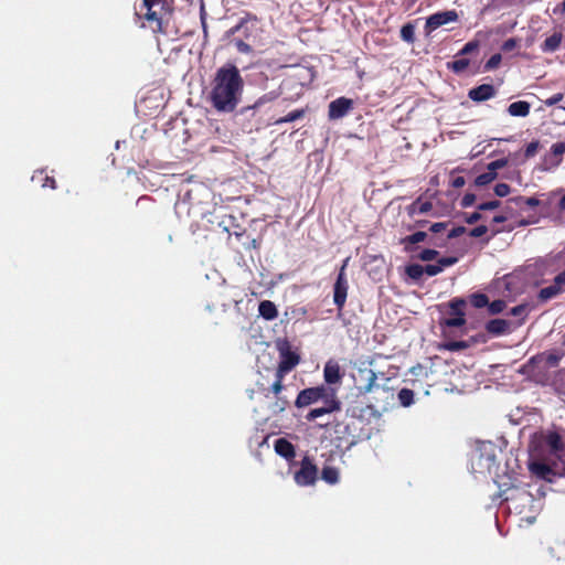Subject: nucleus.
Masks as SVG:
<instances>
[{"label":"nucleus","instance_id":"nucleus-1","mask_svg":"<svg viewBox=\"0 0 565 565\" xmlns=\"http://www.w3.org/2000/svg\"><path fill=\"white\" fill-rule=\"evenodd\" d=\"M244 86L238 67L233 63H225L216 70L211 81L209 102L218 113H233L242 100Z\"/></svg>","mask_w":565,"mask_h":565},{"label":"nucleus","instance_id":"nucleus-2","mask_svg":"<svg viewBox=\"0 0 565 565\" xmlns=\"http://www.w3.org/2000/svg\"><path fill=\"white\" fill-rule=\"evenodd\" d=\"M140 9L145 13L136 12V15L143 19L154 34H168L166 15L171 13V9L167 0H142Z\"/></svg>","mask_w":565,"mask_h":565},{"label":"nucleus","instance_id":"nucleus-3","mask_svg":"<svg viewBox=\"0 0 565 565\" xmlns=\"http://www.w3.org/2000/svg\"><path fill=\"white\" fill-rule=\"evenodd\" d=\"M257 387L265 398H271L267 406L270 415L277 416L289 407V399L282 395L285 388L284 381L279 382V388H275V381L269 387H265L264 384L259 383Z\"/></svg>","mask_w":565,"mask_h":565},{"label":"nucleus","instance_id":"nucleus-4","mask_svg":"<svg viewBox=\"0 0 565 565\" xmlns=\"http://www.w3.org/2000/svg\"><path fill=\"white\" fill-rule=\"evenodd\" d=\"M280 361L275 371V388H279V382L284 381L286 374L295 369L299 362L300 356L291 351L288 345L279 349Z\"/></svg>","mask_w":565,"mask_h":565},{"label":"nucleus","instance_id":"nucleus-5","mask_svg":"<svg viewBox=\"0 0 565 565\" xmlns=\"http://www.w3.org/2000/svg\"><path fill=\"white\" fill-rule=\"evenodd\" d=\"M332 390L326 387L324 385L308 387L299 392L295 406L297 408H303L311 404L317 403L318 401H323L329 396Z\"/></svg>","mask_w":565,"mask_h":565},{"label":"nucleus","instance_id":"nucleus-6","mask_svg":"<svg viewBox=\"0 0 565 565\" xmlns=\"http://www.w3.org/2000/svg\"><path fill=\"white\" fill-rule=\"evenodd\" d=\"M348 262H349V258H347L343 262V265L341 266V268L339 270L338 277H337L334 286H333V302L337 306L339 316L341 315V312L344 308L347 297H348L349 285H348V280H347V276H345V268H347Z\"/></svg>","mask_w":565,"mask_h":565},{"label":"nucleus","instance_id":"nucleus-7","mask_svg":"<svg viewBox=\"0 0 565 565\" xmlns=\"http://www.w3.org/2000/svg\"><path fill=\"white\" fill-rule=\"evenodd\" d=\"M318 468L309 457H303L300 469L295 472V481L297 484L306 487L312 486L317 481Z\"/></svg>","mask_w":565,"mask_h":565},{"label":"nucleus","instance_id":"nucleus-8","mask_svg":"<svg viewBox=\"0 0 565 565\" xmlns=\"http://www.w3.org/2000/svg\"><path fill=\"white\" fill-rule=\"evenodd\" d=\"M465 308H466L465 299L454 298L452 300H450L449 301L450 315H452L455 317L445 319L443 324H445L446 327H451V328L462 327L466 323Z\"/></svg>","mask_w":565,"mask_h":565},{"label":"nucleus","instance_id":"nucleus-9","mask_svg":"<svg viewBox=\"0 0 565 565\" xmlns=\"http://www.w3.org/2000/svg\"><path fill=\"white\" fill-rule=\"evenodd\" d=\"M458 20V13L456 10H448V11H441L434 13L429 15L426 20L425 24V31L427 34L431 33L433 31L437 30L438 28L450 23L456 22Z\"/></svg>","mask_w":565,"mask_h":565},{"label":"nucleus","instance_id":"nucleus-10","mask_svg":"<svg viewBox=\"0 0 565 565\" xmlns=\"http://www.w3.org/2000/svg\"><path fill=\"white\" fill-rule=\"evenodd\" d=\"M323 404L324 405L322 407H317V408L311 409L306 415V419L308 422H312L320 416H323L326 414H330L333 412H338L341 409V402L338 399L334 391H331L329 396L323 399Z\"/></svg>","mask_w":565,"mask_h":565},{"label":"nucleus","instance_id":"nucleus-11","mask_svg":"<svg viewBox=\"0 0 565 565\" xmlns=\"http://www.w3.org/2000/svg\"><path fill=\"white\" fill-rule=\"evenodd\" d=\"M353 100L347 97H339L329 104L328 116L331 120L344 117L353 109Z\"/></svg>","mask_w":565,"mask_h":565},{"label":"nucleus","instance_id":"nucleus-12","mask_svg":"<svg viewBox=\"0 0 565 565\" xmlns=\"http://www.w3.org/2000/svg\"><path fill=\"white\" fill-rule=\"evenodd\" d=\"M564 353L557 351H547L531 358L530 363L545 369L558 366Z\"/></svg>","mask_w":565,"mask_h":565},{"label":"nucleus","instance_id":"nucleus-13","mask_svg":"<svg viewBox=\"0 0 565 565\" xmlns=\"http://www.w3.org/2000/svg\"><path fill=\"white\" fill-rule=\"evenodd\" d=\"M497 94V89L491 84H481L477 87L471 88L468 92V97L476 102L481 103L493 98Z\"/></svg>","mask_w":565,"mask_h":565},{"label":"nucleus","instance_id":"nucleus-14","mask_svg":"<svg viewBox=\"0 0 565 565\" xmlns=\"http://www.w3.org/2000/svg\"><path fill=\"white\" fill-rule=\"evenodd\" d=\"M323 376L327 384L339 383L342 379L339 363L334 360H329L324 365Z\"/></svg>","mask_w":565,"mask_h":565},{"label":"nucleus","instance_id":"nucleus-15","mask_svg":"<svg viewBox=\"0 0 565 565\" xmlns=\"http://www.w3.org/2000/svg\"><path fill=\"white\" fill-rule=\"evenodd\" d=\"M360 375L363 377L365 383L358 386L359 393L362 395L371 393L376 384L377 375L373 370H361Z\"/></svg>","mask_w":565,"mask_h":565},{"label":"nucleus","instance_id":"nucleus-16","mask_svg":"<svg viewBox=\"0 0 565 565\" xmlns=\"http://www.w3.org/2000/svg\"><path fill=\"white\" fill-rule=\"evenodd\" d=\"M275 451L282 458L290 460L296 456L295 446L286 438H278L274 444Z\"/></svg>","mask_w":565,"mask_h":565},{"label":"nucleus","instance_id":"nucleus-17","mask_svg":"<svg viewBox=\"0 0 565 565\" xmlns=\"http://www.w3.org/2000/svg\"><path fill=\"white\" fill-rule=\"evenodd\" d=\"M258 313L265 320L271 321L278 317L276 305L270 300H263L258 305Z\"/></svg>","mask_w":565,"mask_h":565},{"label":"nucleus","instance_id":"nucleus-18","mask_svg":"<svg viewBox=\"0 0 565 565\" xmlns=\"http://www.w3.org/2000/svg\"><path fill=\"white\" fill-rule=\"evenodd\" d=\"M531 111V104L525 100L514 102L509 105L508 113L512 117H526Z\"/></svg>","mask_w":565,"mask_h":565},{"label":"nucleus","instance_id":"nucleus-19","mask_svg":"<svg viewBox=\"0 0 565 565\" xmlns=\"http://www.w3.org/2000/svg\"><path fill=\"white\" fill-rule=\"evenodd\" d=\"M563 39V34L561 32H555L551 36L546 38L544 42L541 44V50L544 53H552L558 50L561 46Z\"/></svg>","mask_w":565,"mask_h":565},{"label":"nucleus","instance_id":"nucleus-20","mask_svg":"<svg viewBox=\"0 0 565 565\" xmlns=\"http://www.w3.org/2000/svg\"><path fill=\"white\" fill-rule=\"evenodd\" d=\"M529 469L534 476L544 480H550V476L553 473L552 468L548 465L541 461L531 462L529 465Z\"/></svg>","mask_w":565,"mask_h":565},{"label":"nucleus","instance_id":"nucleus-21","mask_svg":"<svg viewBox=\"0 0 565 565\" xmlns=\"http://www.w3.org/2000/svg\"><path fill=\"white\" fill-rule=\"evenodd\" d=\"M509 329V322L504 319H492L489 320L486 324V330L490 334L501 335L505 333Z\"/></svg>","mask_w":565,"mask_h":565},{"label":"nucleus","instance_id":"nucleus-22","mask_svg":"<svg viewBox=\"0 0 565 565\" xmlns=\"http://www.w3.org/2000/svg\"><path fill=\"white\" fill-rule=\"evenodd\" d=\"M427 237V233L423 231L415 232L401 239V244L404 245L406 252H413L412 245L424 242Z\"/></svg>","mask_w":565,"mask_h":565},{"label":"nucleus","instance_id":"nucleus-23","mask_svg":"<svg viewBox=\"0 0 565 565\" xmlns=\"http://www.w3.org/2000/svg\"><path fill=\"white\" fill-rule=\"evenodd\" d=\"M32 181H36L41 184L42 188H50L52 190L56 189V180L53 177H50L45 173L44 170H38L32 175Z\"/></svg>","mask_w":565,"mask_h":565},{"label":"nucleus","instance_id":"nucleus-24","mask_svg":"<svg viewBox=\"0 0 565 565\" xmlns=\"http://www.w3.org/2000/svg\"><path fill=\"white\" fill-rule=\"evenodd\" d=\"M431 209L433 204L429 201L422 202L420 199H417L407 206V213L408 215L413 216L415 214L428 213Z\"/></svg>","mask_w":565,"mask_h":565},{"label":"nucleus","instance_id":"nucleus-25","mask_svg":"<svg viewBox=\"0 0 565 565\" xmlns=\"http://www.w3.org/2000/svg\"><path fill=\"white\" fill-rule=\"evenodd\" d=\"M546 444L553 454L559 452L564 449L562 436L556 431H551L547 434Z\"/></svg>","mask_w":565,"mask_h":565},{"label":"nucleus","instance_id":"nucleus-26","mask_svg":"<svg viewBox=\"0 0 565 565\" xmlns=\"http://www.w3.org/2000/svg\"><path fill=\"white\" fill-rule=\"evenodd\" d=\"M257 22H258V18L255 14H253L250 12H246L245 15L243 18H241L239 22L227 31V34L234 35L242 29H247L248 23H257Z\"/></svg>","mask_w":565,"mask_h":565},{"label":"nucleus","instance_id":"nucleus-27","mask_svg":"<svg viewBox=\"0 0 565 565\" xmlns=\"http://www.w3.org/2000/svg\"><path fill=\"white\" fill-rule=\"evenodd\" d=\"M321 479L329 484L339 482V470L332 466H324L321 471Z\"/></svg>","mask_w":565,"mask_h":565},{"label":"nucleus","instance_id":"nucleus-28","mask_svg":"<svg viewBox=\"0 0 565 565\" xmlns=\"http://www.w3.org/2000/svg\"><path fill=\"white\" fill-rule=\"evenodd\" d=\"M558 295H561L559 288H556V286H554L552 284L547 287L542 288L539 291L537 298L540 301L545 302L547 300H551V299L557 297Z\"/></svg>","mask_w":565,"mask_h":565},{"label":"nucleus","instance_id":"nucleus-29","mask_svg":"<svg viewBox=\"0 0 565 565\" xmlns=\"http://www.w3.org/2000/svg\"><path fill=\"white\" fill-rule=\"evenodd\" d=\"M406 275L415 281H418L424 276V266L419 264H409L405 267Z\"/></svg>","mask_w":565,"mask_h":565},{"label":"nucleus","instance_id":"nucleus-30","mask_svg":"<svg viewBox=\"0 0 565 565\" xmlns=\"http://www.w3.org/2000/svg\"><path fill=\"white\" fill-rule=\"evenodd\" d=\"M305 114H306L305 109H295V110L288 113L286 116L275 120V124L281 125V124H286V122H292L298 119H301L305 116Z\"/></svg>","mask_w":565,"mask_h":565},{"label":"nucleus","instance_id":"nucleus-31","mask_svg":"<svg viewBox=\"0 0 565 565\" xmlns=\"http://www.w3.org/2000/svg\"><path fill=\"white\" fill-rule=\"evenodd\" d=\"M470 61L468 58H458L447 64L448 70L452 71L456 74H460L467 70Z\"/></svg>","mask_w":565,"mask_h":565},{"label":"nucleus","instance_id":"nucleus-32","mask_svg":"<svg viewBox=\"0 0 565 565\" xmlns=\"http://www.w3.org/2000/svg\"><path fill=\"white\" fill-rule=\"evenodd\" d=\"M401 38L407 43L415 42V25L413 23H406L401 29Z\"/></svg>","mask_w":565,"mask_h":565},{"label":"nucleus","instance_id":"nucleus-33","mask_svg":"<svg viewBox=\"0 0 565 565\" xmlns=\"http://www.w3.org/2000/svg\"><path fill=\"white\" fill-rule=\"evenodd\" d=\"M278 97V93L276 92H269L267 94H264L263 96H260L255 103L254 105L249 106L248 109H256V108H259L262 107L263 105L267 104V103H271L274 102L276 98Z\"/></svg>","mask_w":565,"mask_h":565},{"label":"nucleus","instance_id":"nucleus-34","mask_svg":"<svg viewBox=\"0 0 565 565\" xmlns=\"http://www.w3.org/2000/svg\"><path fill=\"white\" fill-rule=\"evenodd\" d=\"M497 172H484V173H481L479 174L476 179H475V184L477 186H484L489 183H491L493 180H495L497 178Z\"/></svg>","mask_w":565,"mask_h":565},{"label":"nucleus","instance_id":"nucleus-35","mask_svg":"<svg viewBox=\"0 0 565 565\" xmlns=\"http://www.w3.org/2000/svg\"><path fill=\"white\" fill-rule=\"evenodd\" d=\"M398 401L403 406H409L414 402V392L409 388H402L398 392Z\"/></svg>","mask_w":565,"mask_h":565},{"label":"nucleus","instance_id":"nucleus-36","mask_svg":"<svg viewBox=\"0 0 565 565\" xmlns=\"http://www.w3.org/2000/svg\"><path fill=\"white\" fill-rule=\"evenodd\" d=\"M470 301L475 308H483L488 306L489 298L486 294H473Z\"/></svg>","mask_w":565,"mask_h":565},{"label":"nucleus","instance_id":"nucleus-37","mask_svg":"<svg viewBox=\"0 0 565 565\" xmlns=\"http://www.w3.org/2000/svg\"><path fill=\"white\" fill-rule=\"evenodd\" d=\"M507 307V303L502 299L493 300L492 302H488V310L491 315L501 313Z\"/></svg>","mask_w":565,"mask_h":565},{"label":"nucleus","instance_id":"nucleus-38","mask_svg":"<svg viewBox=\"0 0 565 565\" xmlns=\"http://www.w3.org/2000/svg\"><path fill=\"white\" fill-rule=\"evenodd\" d=\"M509 315L513 316V317H520L521 318V322H523L525 320L526 315H527V305L521 303V305H518V306L513 307L510 310Z\"/></svg>","mask_w":565,"mask_h":565},{"label":"nucleus","instance_id":"nucleus-39","mask_svg":"<svg viewBox=\"0 0 565 565\" xmlns=\"http://www.w3.org/2000/svg\"><path fill=\"white\" fill-rule=\"evenodd\" d=\"M439 253L436 249L425 248L418 255L417 258L423 262H430L438 257Z\"/></svg>","mask_w":565,"mask_h":565},{"label":"nucleus","instance_id":"nucleus-40","mask_svg":"<svg viewBox=\"0 0 565 565\" xmlns=\"http://www.w3.org/2000/svg\"><path fill=\"white\" fill-rule=\"evenodd\" d=\"M502 61V56L499 53L493 54L484 64V71L489 72L495 70Z\"/></svg>","mask_w":565,"mask_h":565},{"label":"nucleus","instance_id":"nucleus-41","mask_svg":"<svg viewBox=\"0 0 565 565\" xmlns=\"http://www.w3.org/2000/svg\"><path fill=\"white\" fill-rule=\"evenodd\" d=\"M540 148H541L540 141H537V140L531 141L530 143H527V146L525 148L524 157L526 159L534 157Z\"/></svg>","mask_w":565,"mask_h":565},{"label":"nucleus","instance_id":"nucleus-42","mask_svg":"<svg viewBox=\"0 0 565 565\" xmlns=\"http://www.w3.org/2000/svg\"><path fill=\"white\" fill-rule=\"evenodd\" d=\"M444 347L445 349L454 352L467 349L468 343L466 341H451L447 342Z\"/></svg>","mask_w":565,"mask_h":565},{"label":"nucleus","instance_id":"nucleus-43","mask_svg":"<svg viewBox=\"0 0 565 565\" xmlns=\"http://www.w3.org/2000/svg\"><path fill=\"white\" fill-rule=\"evenodd\" d=\"M507 164L508 160L502 158L491 161L487 168L489 172H497V170L504 168Z\"/></svg>","mask_w":565,"mask_h":565},{"label":"nucleus","instance_id":"nucleus-44","mask_svg":"<svg viewBox=\"0 0 565 565\" xmlns=\"http://www.w3.org/2000/svg\"><path fill=\"white\" fill-rule=\"evenodd\" d=\"M511 191V188L508 183H498L494 186V193L504 198L507 196Z\"/></svg>","mask_w":565,"mask_h":565},{"label":"nucleus","instance_id":"nucleus-45","mask_svg":"<svg viewBox=\"0 0 565 565\" xmlns=\"http://www.w3.org/2000/svg\"><path fill=\"white\" fill-rule=\"evenodd\" d=\"M479 47V43L477 41H470L463 45V47L459 51L458 55H467L475 52Z\"/></svg>","mask_w":565,"mask_h":565},{"label":"nucleus","instance_id":"nucleus-46","mask_svg":"<svg viewBox=\"0 0 565 565\" xmlns=\"http://www.w3.org/2000/svg\"><path fill=\"white\" fill-rule=\"evenodd\" d=\"M553 285L559 288L561 294L565 292V269L555 276Z\"/></svg>","mask_w":565,"mask_h":565},{"label":"nucleus","instance_id":"nucleus-47","mask_svg":"<svg viewBox=\"0 0 565 565\" xmlns=\"http://www.w3.org/2000/svg\"><path fill=\"white\" fill-rule=\"evenodd\" d=\"M500 205H501L500 201L493 200V201H488V202L480 203L478 205V210L479 211H490V210L498 209Z\"/></svg>","mask_w":565,"mask_h":565},{"label":"nucleus","instance_id":"nucleus-48","mask_svg":"<svg viewBox=\"0 0 565 565\" xmlns=\"http://www.w3.org/2000/svg\"><path fill=\"white\" fill-rule=\"evenodd\" d=\"M424 271L428 276H436V275L440 274L443 270H441V267L437 263V264H428V265L424 266Z\"/></svg>","mask_w":565,"mask_h":565},{"label":"nucleus","instance_id":"nucleus-49","mask_svg":"<svg viewBox=\"0 0 565 565\" xmlns=\"http://www.w3.org/2000/svg\"><path fill=\"white\" fill-rule=\"evenodd\" d=\"M457 260H458L457 257L449 256V257H440L437 260V263L441 267V270H444V268L455 265L457 263Z\"/></svg>","mask_w":565,"mask_h":565},{"label":"nucleus","instance_id":"nucleus-50","mask_svg":"<svg viewBox=\"0 0 565 565\" xmlns=\"http://www.w3.org/2000/svg\"><path fill=\"white\" fill-rule=\"evenodd\" d=\"M551 152L555 157H562L565 153V142H556L551 147Z\"/></svg>","mask_w":565,"mask_h":565},{"label":"nucleus","instance_id":"nucleus-51","mask_svg":"<svg viewBox=\"0 0 565 565\" xmlns=\"http://www.w3.org/2000/svg\"><path fill=\"white\" fill-rule=\"evenodd\" d=\"M476 194L473 193H466L461 200V206L462 207H469L475 204L476 202Z\"/></svg>","mask_w":565,"mask_h":565},{"label":"nucleus","instance_id":"nucleus-52","mask_svg":"<svg viewBox=\"0 0 565 565\" xmlns=\"http://www.w3.org/2000/svg\"><path fill=\"white\" fill-rule=\"evenodd\" d=\"M488 227L486 225H478L469 232L471 237H481L487 234Z\"/></svg>","mask_w":565,"mask_h":565},{"label":"nucleus","instance_id":"nucleus-53","mask_svg":"<svg viewBox=\"0 0 565 565\" xmlns=\"http://www.w3.org/2000/svg\"><path fill=\"white\" fill-rule=\"evenodd\" d=\"M466 231L467 230L465 226H456L448 232L447 238L451 239V238L459 237V236L463 235L466 233Z\"/></svg>","mask_w":565,"mask_h":565},{"label":"nucleus","instance_id":"nucleus-54","mask_svg":"<svg viewBox=\"0 0 565 565\" xmlns=\"http://www.w3.org/2000/svg\"><path fill=\"white\" fill-rule=\"evenodd\" d=\"M235 46H236L237 51L241 53L248 54L252 52V46L249 44H247L246 42H244L243 40H237L235 42Z\"/></svg>","mask_w":565,"mask_h":565},{"label":"nucleus","instance_id":"nucleus-55","mask_svg":"<svg viewBox=\"0 0 565 565\" xmlns=\"http://www.w3.org/2000/svg\"><path fill=\"white\" fill-rule=\"evenodd\" d=\"M564 98V94L563 93H556L554 95H552L550 98H547L545 100V105L546 106H553V105H556L557 103H559L561 100H563Z\"/></svg>","mask_w":565,"mask_h":565},{"label":"nucleus","instance_id":"nucleus-56","mask_svg":"<svg viewBox=\"0 0 565 565\" xmlns=\"http://www.w3.org/2000/svg\"><path fill=\"white\" fill-rule=\"evenodd\" d=\"M447 226H448V223H446V222H437V223H434L430 225L429 231L431 233H440V232L445 231L447 228Z\"/></svg>","mask_w":565,"mask_h":565},{"label":"nucleus","instance_id":"nucleus-57","mask_svg":"<svg viewBox=\"0 0 565 565\" xmlns=\"http://www.w3.org/2000/svg\"><path fill=\"white\" fill-rule=\"evenodd\" d=\"M516 46V40L515 39H508L502 44V50L504 52H510Z\"/></svg>","mask_w":565,"mask_h":565},{"label":"nucleus","instance_id":"nucleus-58","mask_svg":"<svg viewBox=\"0 0 565 565\" xmlns=\"http://www.w3.org/2000/svg\"><path fill=\"white\" fill-rule=\"evenodd\" d=\"M482 217V215L479 213V212H473L469 215H467L465 217V221L468 223V224H475L477 223L478 221H480Z\"/></svg>","mask_w":565,"mask_h":565},{"label":"nucleus","instance_id":"nucleus-59","mask_svg":"<svg viewBox=\"0 0 565 565\" xmlns=\"http://www.w3.org/2000/svg\"><path fill=\"white\" fill-rule=\"evenodd\" d=\"M466 184V180L463 177H455L451 180V185L456 189L462 188Z\"/></svg>","mask_w":565,"mask_h":565},{"label":"nucleus","instance_id":"nucleus-60","mask_svg":"<svg viewBox=\"0 0 565 565\" xmlns=\"http://www.w3.org/2000/svg\"><path fill=\"white\" fill-rule=\"evenodd\" d=\"M525 203L527 206L534 207L539 205L540 201L536 198H527Z\"/></svg>","mask_w":565,"mask_h":565},{"label":"nucleus","instance_id":"nucleus-61","mask_svg":"<svg viewBox=\"0 0 565 565\" xmlns=\"http://www.w3.org/2000/svg\"><path fill=\"white\" fill-rule=\"evenodd\" d=\"M200 20H201V24H205V22H206V12H205L204 4L201 6Z\"/></svg>","mask_w":565,"mask_h":565},{"label":"nucleus","instance_id":"nucleus-62","mask_svg":"<svg viewBox=\"0 0 565 565\" xmlns=\"http://www.w3.org/2000/svg\"><path fill=\"white\" fill-rule=\"evenodd\" d=\"M557 12L565 13V0L554 9V13Z\"/></svg>","mask_w":565,"mask_h":565},{"label":"nucleus","instance_id":"nucleus-63","mask_svg":"<svg viewBox=\"0 0 565 565\" xmlns=\"http://www.w3.org/2000/svg\"><path fill=\"white\" fill-rule=\"evenodd\" d=\"M507 220H508V217L504 215H495L492 221H493V223H503Z\"/></svg>","mask_w":565,"mask_h":565},{"label":"nucleus","instance_id":"nucleus-64","mask_svg":"<svg viewBox=\"0 0 565 565\" xmlns=\"http://www.w3.org/2000/svg\"><path fill=\"white\" fill-rule=\"evenodd\" d=\"M558 207L562 211H565V194L561 198L559 203H558Z\"/></svg>","mask_w":565,"mask_h":565}]
</instances>
